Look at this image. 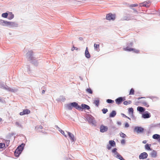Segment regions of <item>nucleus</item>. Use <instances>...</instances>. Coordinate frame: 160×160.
Instances as JSON below:
<instances>
[{
	"mask_svg": "<svg viewBox=\"0 0 160 160\" xmlns=\"http://www.w3.org/2000/svg\"><path fill=\"white\" fill-rule=\"evenodd\" d=\"M148 156L147 153L146 152H143L140 154L139 156V158L140 159H144L146 158Z\"/></svg>",
	"mask_w": 160,
	"mask_h": 160,
	"instance_id": "nucleus-5",
	"label": "nucleus"
},
{
	"mask_svg": "<svg viewBox=\"0 0 160 160\" xmlns=\"http://www.w3.org/2000/svg\"><path fill=\"white\" fill-rule=\"evenodd\" d=\"M117 124L119 125H120L121 124V122H117Z\"/></svg>",
	"mask_w": 160,
	"mask_h": 160,
	"instance_id": "nucleus-50",
	"label": "nucleus"
},
{
	"mask_svg": "<svg viewBox=\"0 0 160 160\" xmlns=\"http://www.w3.org/2000/svg\"><path fill=\"white\" fill-rule=\"evenodd\" d=\"M140 6L141 7H147L148 6L147 4H146V3L145 2H144L142 3H140Z\"/></svg>",
	"mask_w": 160,
	"mask_h": 160,
	"instance_id": "nucleus-29",
	"label": "nucleus"
},
{
	"mask_svg": "<svg viewBox=\"0 0 160 160\" xmlns=\"http://www.w3.org/2000/svg\"><path fill=\"white\" fill-rule=\"evenodd\" d=\"M108 130V128L107 126L103 125H102L100 127V131L102 132H106Z\"/></svg>",
	"mask_w": 160,
	"mask_h": 160,
	"instance_id": "nucleus-6",
	"label": "nucleus"
},
{
	"mask_svg": "<svg viewBox=\"0 0 160 160\" xmlns=\"http://www.w3.org/2000/svg\"><path fill=\"white\" fill-rule=\"evenodd\" d=\"M71 105L72 106V107L75 108L76 109L78 110H81V106L78 105V104L76 102H73L71 103Z\"/></svg>",
	"mask_w": 160,
	"mask_h": 160,
	"instance_id": "nucleus-7",
	"label": "nucleus"
},
{
	"mask_svg": "<svg viewBox=\"0 0 160 160\" xmlns=\"http://www.w3.org/2000/svg\"><path fill=\"white\" fill-rule=\"evenodd\" d=\"M122 115L124 117H125V118H127V116L125 115L124 114H122Z\"/></svg>",
	"mask_w": 160,
	"mask_h": 160,
	"instance_id": "nucleus-51",
	"label": "nucleus"
},
{
	"mask_svg": "<svg viewBox=\"0 0 160 160\" xmlns=\"http://www.w3.org/2000/svg\"><path fill=\"white\" fill-rule=\"evenodd\" d=\"M14 18V15L12 12L9 13L8 15V18L9 19H11Z\"/></svg>",
	"mask_w": 160,
	"mask_h": 160,
	"instance_id": "nucleus-27",
	"label": "nucleus"
},
{
	"mask_svg": "<svg viewBox=\"0 0 160 160\" xmlns=\"http://www.w3.org/2000/svg\"><path fill=\"white\" fill-rule=\"evenodd\" d=\"M133 109L132 108H131L128 109V112L129 113H131L132 114L133 113Z\"/></svg>",
	"mask_w": 160,
	"mask_h": 160,
	"instance_id": "nucleus-36",
	"label": "nucleus"
},
{
	"mask_svg": "<svg viewBox=\"0 0 160 160\" xmlns=\"http://www.w3.org/2000/svg\"><path fill=\"white\" fill-rule=\"evenodd\" d=\"M30 112V111L28 109H24L23 110L22 112H21L20 113V115H23L25 114H28Z\"/></svg>",
	"mask_w": 160,
	"mask_h": 160,
	"instance_id": "nucleus-9",
	"label": "nucleus"
},
{
	"mask_svg": "<svg viewBox=\"0 0 160 160\" xmlns=\"http://www.w3.org/2000/svg\"><path fill=\"white\" fill-rule=\"evenodd\" d=\"M24 145V144H22L21 145L19 146L16 149L14 152V154L15 156L18 157L19 156L23 150V148Z\"/></svg>",
	"mask_w": 160,
	"mask_h": 160,
	"instance_id": "nucleus-1",
	"label": "nucleus"
},
{
	"mask_svg": "<svg viewBox=\"0 0 160 160\" xmlns=\"http://www.w3.org/2000/svg\"><path fill=\"white\" fill-rule=\"evenodd\" d=\"M68 135L70 138L71 140L74 141L75 140V139L74 138V135L72 133H71L69 132H68Z\"/></svg>",
	"mask_w": 160,
	"mask_h": 160,
	"instance_id": "nucleus-13",
	"label": "nucleus"
},
{
	"mask_svg": "<svg viewBox=\"0 0 160 160\" xmlns=\"http://www.w3.org/2000/svg\"><path fill=\"white\" fill-rule=\"evenodd\" d=\"M109 144L112 147H115L116 146V143L113 140H110L109 141Z\"/></svg>",
	"mask_w": 160,
	"mask_h": 160,
	"instance_id": "nucleus-21",
	"label": "nucleus"
},
{
	"mask_svg": "<svg viewBox=\"0 0 160 160\" xmlns=\"http://www.w3.org/2000/svg\"><path fill=\"white\" fill-rule=\"evenodd\" d=\"M127 118H128V119H129L130 120H131L130 118H129V117H127Z\"/></svg>",
	"mask_w": 160,
	"mask_h": 160,
	"instance_id": "nucleus-59",
	"label": "nucleus"
},
{
	"mask_svg": "<svg viewBox=\"0 0 160 160\" xmlns=\"http://www.w3.org/2000/svg\"><path fill=\"white\" fill-rule=\"evenodd\" d=\"M129 44L130 45L132 46L133 44V43L132 42H131Z\"/></svg>",
	"mask_w": 160,
	"mask_h": 160,
	"instance_id": "nucleus-55",
	"label": "nucleus"
},
{
	"mask_svg": "<svg viewBox=\"0 0 160 160\" xmlns=\"http://www.w3.org/2000/svg\"><path fill=\"white\" fill-rule=\"evenodd\" d=\"M158 140L159 142H160V138H158Z\"/></svg>",
	"mask_w": 160,
	"mask_h": 160,
	"instance_id": "nucleus-58",
	"label": "nucleus"
},
{
	"mask_svg": "<svg viewBox=\"0 0 160 160\" xmlns=\"http://www.w3.org/2000/svg\"><path fill=\"white\" fill-rule=\"evenodd\" d=\"M45 91L44 90H43L42 91V93L43 94L45 93Z\"/></svg>",
	"mask_w": 160,
	"mask_h": 160,
	"instance_id": "nucleus-56",
	"label": "nucleus"
},
{
	"mask_svg": "<svg viewBox=\"0 0 160 160\" xmlns=\"http://www.w3.org/2000/svg\"><path fill=\"white\" fill-rule=\"evenodd\" d=\"M117 149L116 148H114L112 151V152L113 153H114L115 155L116 154V153L118 152L116 151Z\"/></svg>",
	"mask_w": 160,
	"mask_h": 160,
	"instance_id": "nucleus-38",
	"label": "nucleus"
},
{
	"mask_svg": "<svg viewBox=\"0 0 160 160\" xmlns=\"http://www.w3.org/2000/svg\"><path fill=\"white\" fill-rule=\"evenodd\" d=\"M133 50H132V51H133L134 52L136 53H138L139 52V51L137 49H135L134 48H133Z\"/></svg>",
	"mask_w": 160,
	"mask_h": 160,
	"instance_id": "nucleus-41",
	"label": "nucleus"
},
{
	"mask_svg": "<svg viewBox=\"0 0 160 160\" xmlns=\"http://www.w3.org/2000/svg\"><path fill=\"white\" fill-rule=\"evenodd\" d=\"M59 131H60V132H61V133L63 135H64V136L66 137H67V136L65 134V133H64V132L62 130H59Z\"/></svg>",
	"mask_w": 160,
	"mask_h": 160,
	"instance_id": "nucleus-42",
	"label": "nucleus"
},
{
	"mask_svg": "<svg viewBox=\"0 0 160 160\" xmlns=\"http://www.w3.org/2000/svg\"><path fill=\"white\" fill-rule=\"evenodd\" d=\"M120 136L122 138H125L126 136V135L123 133L121 132L120 133Z\"/></svg>",
	"mask_w": 160,
	"mask_h": 160,
	"instance_id": "nucleus-33",
	"label": "nucleus"
},
{
	"mask_svg": "<svg viewBox=\"0 0 160 160\" xmlns=\"http://www.w3.org/2000/svg\"><path fill=\"white\" fill-rule=\"evenodd\" d=\"M75 49L77 50L78 48H77L75 47L74 46H73V47L72 48L71 50L72 51H73Z\"/></svg>",
	"mask_w": 160,
	"mask_h": 160,
	"instance_id": "nucleus-45",
	"label": "nucleus"
},
{
	"mask_svg": "<svg viewBox=\"0 0 160 160\" xmlns=\"http://www.w3.org/2000/svg\"><path fill=\"white\" fill-rule=\"evenodd\" d=\"M125 140L124 139H122L121 142L122 144H124L125 143Z\"/></svg>",
	"mask_w": 160,
	"mask_h": 160,
	"instance_id": "nucleus-47",
	"label": "nucleus"
},
{
	"mask_svg": "<svg viewBox=\"0 0 160 160\" xmlns=\"http://www.w3.org/2000/svg\"><path fill=\"white\" fill-rule=\"evenodd\" d=\"M116 155V156H115L117 158H118L120 159V160H125L120 155L119 153H118V152L116 153V154L115 155Z\"/></svg>",
	"mask_w": 160,
	"mask_h": 160,
	"instance_id": "nucleus-16",
	"label": "nucleus"
},
{
	"mask_svg": "<svg viewBox=\"0 0 160 160\" xmlns=\"http://www.w3.org/2000/svg\"><path fill=\"white\" fill-rule=\"evenodd\" d=\"M151 146V144H146L145 145V148L146 149L149 150H151L150 148V147Z\"/></svg>",
	"mask_w": 160,
	"mask_h": 160,
	"instance_id": "nucleus-26",
	"label": "nucleus"
},
{
	"mask_svg": "<svg viewBox=\"0 0 160 160\" xmlns=\"http://www.w3.org/2000/svg\"><path fill=\"white\" fill-rule=\"evenodd\" d=\"M72 105L71 103H70L68 105V109L71 110L72 109Z\"/></svg>",
	"mask_w": 160,
	"mask_h": 160,
	"instance_id": "nucleus-39",
	"label": "nucleus"
},
{
	"mask_svg": "<svg viewBox=\"0 0 160 160\" xmlns=\"http://www.w3.org/2000/svg\"><path fill=\"white\" fill-rule=\"evenodd\" d=\"M112 146L110 144H108L107 146V148L108 150H110Z\"/></svg>",
	"mask_w": 160,
	"mask_h": 160,
	"instance_id": "nucleus-43",
	"label": "nucleus"
},
{
	"mask_svg": "<svg viewBox=\"0 0 160 160\" xmlns=\"http://www.w3.org/2000/svg\"><path fill=\"white\" fill-rule=\"evenodd\" d=\"M145 98L144 97H139V98H138V100H139L140 99H141V98Z\"/></svg>",
	"mask_w": 160,
	"mask_h": 160,
	"instance_id": "nucleus-52",
	"label": "nucleus"
},
{
	"mask_svg": "<svg viewBox=\"0 0 160 160\" xmlns=\"http://www.w3.org/2000/svg\"><path fill=\"white\" fill-rule=\"evenodd\" d=\"M134 89L132 88L131 89L129 94L130 95H133L134 94Z\"/></svg>",
	"mask_w": 160,
	"mask_h": 160,
	"instance_id": "nucleus-28",
	"label": "nucleus"
},
{
	"mask_svg": "<svg viewBox=\"0 0 160 160\" xmlns=\"http://www.w3.org/2000/svg\"><path fill=\"white\" fill-rule=\"evenodd\" d=\"M134 130L137 133H139L142 132L143 131V128L141 127H136L134 128Z\"/></svg>",
	"mask_w": 160,
	"mask_h": 160,
	"instance_id": "nucleus-8",
	"label": "nucleus"
},
{
	"mask_svg": "<svg viewBox=\"0 0 160 160\" xmlns=\"http://www.w3.org/2000/svg\"><path fill=\"white\" fill-rule=\"evenodd\" d=\"M160 135L158 134H155L153 135L152 138L154 139H158V138H159Z\"/></svg>",
	"mask_w": 160,
	"mask_h": 160,
	"instance_id": "nucleus-25",
	"label": "nucleus"
},
{
	"mask_svg": "<svg viewBox=\"0 0 160 160\" xmlns=\"http://www.w3.org/2000/svg\"><path fill=\"white\" fill-rule=\"evenodd\" d=\"M5 146V145L4 143H0V148H4Z\"/></svg>",
	"mask_w": 160,
	"mask_h": 160,
	"instance_id": "nucleus-40",
	"label": "nucleus"
},
{
	"mask_svg": "<svg viewBox=\"0 0 160 160\" xmlns=\"http://www.w3.org/2000/svg\"><path fill=\"white\" fill-rule=\"evenodd\" d=\"M3 25H10L11 24V22H8L6 21L2 20L1 22Z\"/></svg>",
	"mask_w": 160,
	"mask_h": 160,
	"instance_id": "nucleus-15",
	"label": "nucleus"
},
{
	"mask_svg": "<svg viewBox=\"0 0 160 160\" xmlns=\"http://www.w3.org/2000/svg\"><path fill=\"white\" fill-rule=\"evenodd\" d=\"M135 103V104L137 105H139V103H141L145 106L147 107L149 106V105L148 102L144 100H140L139 101L136 102Z\"/></svg>",
	"mask_w": 160,
	"mask_h": 160,
	"instance_id": "nucleus-4",
	"label": "nucleus"
},
{
	"mask_svg": "<svg viewBox=\"0 0 160 160\" xmlns=\"http://www.w3.org/2000/svg\"><path fill=\"white\" fill-rule=\"evenodd\" d=\"M138 6V4H134L132 5H130L129 6V7L130 8L132 7H135Z\"/></svg>",
	"mask_w": 160,
	"mask_h": 160,
	"instance_id": "nucleus-37",
	"label": "nucleus"
},
{
	"mask_svg": "<svg viewBox=\"0 0 160 160\" xmlns=\"http://www.w3.org/2000/svg\"><path fill=\"white\" fill-rule=\"evenodd\" d=\"M129 127V124L127 122H126L125 124V128H128Z\"/></svg>",
	"mask_w": 160,
	"mask_h": 160,
	"instance_id": "nucleus-46",
	"label": "nucleus"
},
{
	"mask_svg": "<svg viewBox=\"0 0 160 160\" xmlns=\"http://www.w3.org/2000/svg\"><path fill=\"white\" fill-rule=\"evenodd\" d=\"M85 56L87 58H90L91 55L88 52V47H86V48L85 51Z\"/></svg>",
	"mask_w": 160,
	"mask_h": 160,
	"instance_id": "nucleus-12",
	"label": "nucleus"
},
{
	"mask_svg": "<svg viewBox=\"0 0 160 160\" xmlns=\"http://www.w3.org/2000/svg\"><path fill=\"white\" fill-rule=\"evenodd\" d=\"M99 46L100 45L99 44L95 43L94 45V47L95 50L98 52L100 50Z\"/></svg>",
	"mask_w": 160,
	"mask_h": 160,
	"instance_id": "nucleus-14",
	"label": "nucleus"
},
{
	"mask_svg": "<svg viewBox=\"0 0 160 160\" xmlns=\"http://www.w3.org/2000/svg\"><path fill=\"white\" fill-rule=\"evenodd\" d=\"M33 51L32 50L28 51L26 54V57L27 59L30 60H32L33 58Z\"/></svg>",
	"mask_w": 160,
	"mask_h": 160,
	"instance_id": "nucleus-2",
	"label": "nucleus"
},
{
	"mask_svg": "<svg viewBox=\"0 0 160 160\" xmlns=\"http://www.w3.org/2000/svg\"><path fill=\"white\" fill-rule=\"evenodd\" d=\"M87 120L90 123L93 122V118L92 117L88 116L87 118Z\"/></svg>",
	"mask_w": 160,
	"mask_h": 160,
	"instance_id": "nucleus-17",
	"label": "nucleus"
},
{
	"mask_svg": "<svg viewBox=\"0 0 160 160\" xmlns=\"http://www.w3.org/2000/svg\"><path fill=\"white\" fill-rule=\"evenodd\" d=\"M108 103H113L114 102V101L113 100H112L111 99H107V101H106Z\"/></svg>",
	"mask_w": 160,
	"mask_h": 160,
	"instance_id": "nucleus-32",
	"label": "nucleus"
},
{
	"mask_svg": "<svg viewBox=\"0 0 160 160\" xmlns=\"http://www.w3.org/2000/svg\"><path fill=\"white\" fill-rule=\"evenodd\" d=\"M43 128V127L41 125L37 126L35 127V129L37 131H38V129H42Z\"/></svg>",
	"mask_w": 160,
	"mask_h": 160,
	"instance_id": "nucleus-30",
	"label": "nucleus"
},
{
	"mask_svg": "<svg viewBox=\"0 0 160 160\" xmlns=\"http://www.w3.org/2000/svg\"><path fill=\"white\" fill-rule=\"evenodd\" d=\"M123 104H124L125 105H127L128 104V101H125L123 102Z\"/></svg>",
	"mask_w": 160,
	"mask_h": 160,
	"instance_id": "nucleus-48",
	"label": "nucleus"
},
{
	"mask_svg": "<svg viewBox=\"0 0 160 160\" xmlns=\"http://www.w3.org/2000/svg\"><path fill=\"white\" fill-rule=\"evenodd\" d=\"M146 3V4L148 5V6L147 7H148L149 6V4L151 3V2L150 1H148L146 2H145Z\"/></svg>",
	"mask_w": 160,
	"mask_h": 160,
	"instance_id": "nucleus-44",
	"label": "nucleus"
},
{
	"mask_svg": "<svg viewBox=\"0 0 160 160\" xmlns=\"http://www.w3.org/2000/svg\"><path fill=\"white\" fill-rule=\"evenodd\" d=\"M116 18V15L115 14H112V13H109L107 14L106 16V19L108 20H114Z\"/></svg>",
	"mask_w": 160,
	"mask_h": 160,
	"instance_id": "nucleus-3",
	"label": "nucleus"
},
{
	"mask_svg": "<svg viewBox=\"0 0 160 160\" xmlns=\"http://www.w3.org/2000/svg\"><path fill=\"white\" fill-rule=\"evenodd\" d=\"M133 9L134 11L135 12H136L137 13H138V12L136 10L134 9Z\"/></svg>",
	"mask_w": 160,
	"mask_h": 160,
	"instance_id": "nucleus-54",
	"label": "nucleus"
},
{
	"mask_svg": "<svg viewBox=\"0 0 160 160\" xmlns=\"http://www.w3.org/2000/svg\"><path fill=\"white\" fill-rule=\"evenodd\" d=\"M2 120V118H0V122H1Z\"/></svg>",
	"mask_w": 160,
	"mask_h": 160,
	"instance_id": "nucleus-57",
	"label": "nucleus"
},
{
	"mask_svg": "<svg viewBox=\"0 0 160 160\" xmlns=\"http://www.w3.org/2000/svg\"><path fill=\"white\" fill-rule=\"evenodd\" d=\"M1 101V99L0 98V101Z\"/></svg>",
	"mask_w": 160,
	"mask_h": 160,
	"instance_id": "nucleus-61",
	"label": "nucleus"
},
{
	"mask_svg": "<svg viewBox=\"0 0 160 160\" xmlns=\"http://www.w3.org/2000/svg\"><path fill=\"white\" fill-rule=\"evenodd\" d=\"M116 112L115 111H112L110 114V117H113L116 115Z\"/></svg>",
	"mask_w": 160,
	"mask_h": 160,
	"instance_id": "nucleus-20",
	"label": "nucleus"
},
{
	"mask_svg": "<svg viewBox=\"0 0 160 160\" xmlns=\"http://www.w3.org/2000/svg\"><path fill=\"white\" fill-rule=\"evenodd\" d=\"M123 49L124 51H132L133 50V48H129L128 47H127L126 48H123Z\"/></svg>",
	"mask_w": 160,
	"mask_h": 160,
	"instance_id": "nucleus-23",
	"label": "nucleus"
},
{
	"mask_svg": "<svg viewBox=\"0 0 160 160\" xmlns=\"http://www.w3.org/2000/svg\"><path fill=\"white\" fill-rule=\"evenodd\" d=\"M142 117L144 118H148L150 117V115L149 113H145L142 115Z\"/></svg>",
	"mask_w": 160,
	"mask_h": 160,
	"instance_id": "nucleus-22",
	"label": "nucleus"
},
{
	"mask_svg": "<svg viewBox=\"0 0 160 160\" xmlns=\"http://www.w3.org/2000/svg\"><path fill=\"white\" fill-rule=\"evenodd\" d=\"M137 110L140 112H143L145 111V109L142 107L139 106L137 108Z\"/></svg>",
	"mask_w": 160,
	"mask_h": 160,
	"instance_id": "nucleus-24",
	"label": "nucleus"
},
{
	"mask_svg": "<svg viewBox=\"0 0 160 160\" xmlns=\"http://www.w3.org/2000/svg\"><path fill=\"white\" fill-rule=\"evenodd\" d=\"M93 103L97 107H98L99 103V99L97 98L94 100Z\"/></svg>",
	"mask_w": 160,
	"mask_h": 160,
	"instance_id": "nucleus-19",
	"label": "nucleus"
},
{
	"mask_svg": "<svg viewBox=\"0 0 160 160\" xmlns=\"http://www.w3.org/2000/svg\"><path fill=\"white\" fill-rule=\"evenodd\" d=\"M81 108V109L80 110L81 111H82L83 109L89 110L90 109V108L89 106L84 104H82Z\"/></svg>",
	"mask_w": 160,
	"mask_h": 160,
	"instance_id": "nucleus-10",
	"label": "nucleus"
},
{
	"mask_svg": "<svg viewBox=\"0 0 160 160\" xmlns=\"http://www.w3.org/2000/svg\"><path fill=\"white\" fill-rule=\"evenodd\" d=\"M142 142L143 143H144V144H145L147 142V141L146 140H144L143 141V142Z\"/></svg>",
	"mask_w": 160,
	"mask_h": 160,
	"instance_id": "nucleus-53",
	"label": "nucleus"
},
{
	"mask_svg": "<svg viewBox=\"0 0 160 160\" xmlns=\"http://www.w3.org/2000/svg\"><path fill=\"white\" fill-rule=\"evenodd\" d=\"M102 111L103 113L105 114L108 112V110L107 108H103L102 110Z\"/></svg>",
	"mask_w": 160,
	"mask_h": 160,
	"instance_id": "nucleus-34",
	"label": "nucleus"
},
{
	"mask_svg": "<svg viewBox=\"0 0 160 160\" xmlns=\"http://www.w3.org/2000/svg\"><path fill=\"white\" fill-rule=\"evenodd\" d=\"M131 102V101H129V104Z\"/></svg>",
	"mask_w": 160,
	"mask_h": 160,
	"instance_id": "nucleus-60",
	"label": "nucleus"
},
{
	"mask_svg": "<svg viewBox=\"0 0 160 160\" xmlns=\"http://www.w3.org/2000/svg\"><path fill=\"white\" fill-rule=\"evenodd\" d=\"M8 15L7 13H4L2 14V16L3 18H6L7 17Z\"/></svg>",
	"mask_w": 160,
	"mask_h": 160,
	"instance_id": "nucleus-31",
	"label": "nucleus"
},
{
	"mask_svg": "<svg viewBox=\"0 0 160 160\" xmlns=\"http://www.w3.org/2000/svg\"><path fill=\"white\" fill-rule=\"evenodd\" d=\"M86 91L88 93H89L90 94H92V92L90 88H88L86 90Z\"/></svg>",
	"mask_w": 160,
	"mask_h": 160,
	"instance_id": "nucleus-35",
	"label": "nucleus"
},
{
	"mask_svg": "<svg viewBox=\"0 0 160 160\" xmlns=\"http://www.w3.org/2000/svg\"><path fill=\"white\" fill-rule=\"evenodd\" d=\"M15 124L17 126H20V124L18 122H16L15 123Z\"/></svg>",
	"mask_w": 160,
	"mask_h": 160,
	"instance_id": "nucleus-49",
	"label": "nucleus"
},
{
	"mask_svg": "<svg viewBox=\"0 0 160 160\" xmlns=\"http://www.w3.org/2000/svg\"><path fill=\"white\" fill-rule=\"evenodd\" d=\"M124 100V99H123V98L119 97L115 100V102L117 104H119Z\"/></svg>",
	"mask_w": 160,
	"mask_h": 160,
	"instance_id": "nucleus-11",
	"label": "nucleus"
},
{
	"mask_svg": "<svg viewBox=\"0 0 160 160\" xmlns=\"http://www.w3.org/2000/svg\"><path fill=\"white\" fill-rule=\"evenodd\" d=\"M151 157L153 158H155L157 156V152L155 151H152L150 154Z\"/></svg>",
	"mask_w": 160,
	"mask_h": 160,
	"instance_id": "nucleus-18",
	"label": "nucleus"
}]
</instances>
